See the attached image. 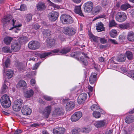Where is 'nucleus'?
<instances>
[{"mask_svg": "<svg viewBox=\"0 0 134 134\" xmlns=\"http://www.w3.org/2000/svg\"><path fill=\"white\" fill-rule=\"evenodd\" d=\"M81 53L84 55L86 58H89L86 55V54H85V53L83 52H75L72 53L71 54L70 56L72 57L75 58L76 59L82 63L84 65L86 66L88 65V63L86 59L84 58L83 57H80L79 59V56Z\"/></svg>", "mask_w": 134, "mask_h": 134, "instance_id": "nucleus-1", "label": "nucleus"}, {"mask_svg": "<svg viewBox=\"0 0 134 134\" xmlns=\"http://www.w3.org/2000/svg\"><path fill=\"white\" fill-rule=\"evenodd\" d=\"M2 106L5 108L9 107L11 104V102L9 96L5 94L1 97L0 100Z\"/></svg>", "mask_w": 134, "mask_h": 134, "instance_id": "nucleus-2", "label": "nucleus"}, {"mask_svg": "<svg viewBox=\"0 0 134 134\" xmlns=\"http://www.w3.org/2000/svg\"><path fill=\"white\" fill-rule=\"evenodd\" d=\"M60 19L62 23L64 24H71L74 21L72 18L68 15H62L60 16Z\"/></svg>", "mask_w": 134, "mask_h": 134, "instance_id": "nucleus-3", "label": "nucleus"}, {"mask_svg": "<svg viewBox=\"0 0 134 134\" xmlns=\"http://www.w3.org/2000/svg\"><path fill=\"white\" fill-rule=\"evenodd\" d=\"M23 104V101L21 99H19L15 100L13 103V109L14 110L16 111H19L21 107L22 104Z\"/></svg>", "mask_w": 134, "mask_h": 134, "instance_id": "nucleus-4", "label": "nucleus"}, {"mask_svg": "<svg viewBox=\"0 0 134 134\" xmlns=\"http://www.w3.org/2000/svg\"><path fill=\"white\" fill-rule=\"evenodd\" d=\"M127 17L126 14L122 12H118L115 15L116 20L119 22H122L125 21Z\"/></svg>", "mask_w": 134, "mask_h": 134, "instance_id": "nucleus-5", "label": "nucleus"}, {"mask_svg": "<svg viewBox=\"0 0 134 134\" xmlns=\"http://www.w3.org/2000/svg\"><path fill=\"white\" fill-rule=\"evenodd\" d=\"M40 43L37 41H30L28 45L29 48L32 50L37 49L40 47Z\"/></svg>", "mask_w": 134, "mask_h": 134, "instance_id": "nucleus-6", "label": "nucleus"}, {"mask_svg": "<svg viewBox=\"0 0 134 134\" xmlns=\"http://www.w3.org/2000/svg\"><path fill=\"white\" fill-rule=\"evenodd\" d=\"M76 30L71 27H67L64 29V33L67 35H74L76 33Z\"/></svg>", "mask_w": 134, "mask_h": 134, "instance_id": "nucleus-7", "label": "nucleus"}, {"mask_svg": "<svg viewBox=\"0 0 134 134\" xmlns=\"http://www.w3.org/2000/svg\"><path fill=\"white\" fill-rule=\"evenodd\" d=\"M84 5V10L85 12L89 13L91 11L93 7V4L92 2L91 1L87 2Z\"/></svg>", "mask_w": 134, "mask_h": 134, "instance_id": "nucleus-8", "label": "nucleus"}, {"mask_svg": "<svg viewBox=\"0 0 134 134\" xmlns=\"http://www.w3.org/2000/svg\"><path fill=\"white\" fill-rule=\"evenodd\" d=\"M59 14L56 12L52 11L49 13L48 15V17L49 20L52 21H55L58 17Z\"/></svg>", "mask_w": 134, "mask_h": 134, "instance_id": "nucleus-9", "label": "nucleus"}, {"mask_svg": "<svg viewBox=\"0 0 134 134\" xmlns=\"http://www.w3.org/2000/svg\"><path fill=\"white\" fill-rule=\"evenodd\" d=\"M82 115V114L81 112L79 111L75 113L72 115L71 119L72 121H76L79 120Z\"/></svg>", "mask_w": 134, "mask_h": 134, "instance_id": "nucleus-10", "label": "nucleus"}, {"mask_svg": "<svg viewBox=\"0 0 134 134\" xmlns=\"http://www.w3.org/2000/svg\"><path fill=\"white\" fill-rule=\"evenodd\" d=\"M87 95L86 93H83L81 94L78 97L77 102L79 104L83 103L86 99Z\"/></svg>", "mask_w": 134, "mask_h": 134, "instance_id": "nucleus-11", "label": "nucleus"}, {"mask_svg": "<svg viewBox=\"0 0 134 134\" xmlns=\"http://www.w3.org/2000/svg\"><path fill=\"white\" fill-rule=\"evenodd\" d=\"M21 112L23 114L25 115H27L30 114L32 112V110L29 108L28 106L25 105L22 107Z\"/></svg>", "mask_w": 134, "mask_h": 134, "instance_id": "nucleus-12", "label": "nucleus"}, {"mask_svg": "<svg viewBox=\"0 0 134 134\" xmlns=\"http://www.w3.org/2000/svg\"><path fill=\"white\" fill-rule=\"evenodd\" d=\"M107 123L105 120L98 121L94 123V125L98 128L106 126Z\"/></svg>", "mask_w": 134, "mask_h": 134, "instance_id": "nucleus-13", "label": "nucleus"}, {"mask_svg": "<svg viewBox=\"0 0 134 134\" xmlns=\"http://www.w3.org/2000/svg\"><path fill=\"white\" fill-rule=\"evenodd\" d=\"M21 44L19 42H14L12 43L11 50L14 52L18 51L20 49Z\"/></svg>", "mask_w": 134, "mask_h": 134, "instance_id": "nucleus-14", "label": "nucleus"}, {"mask_svg": "<svg viewBox=\"0 0 134 134\" xmlns=\"http://www.w3.org/2000/svg\"><path fill=\"white\" fill-rule=\"evenodd\" d=\"M59 52V50L57 49L51 51V52L41 54L40 55V56L41 58H44L46 56L50 54L53 55V54H52L53 53H58V52Z\"/></svg>", "mask_w": 134, "mask_h": 134, "instance_id": "nucleus-15", "label": "nucleus"}, {"mask_svg": "<svg viewBox=\"0 0 134 134\" xmlns=\"http://www.w3.org/2000/svg\"><path fill=\"white\" fill-rule=\"evenodd\" d=\"M51 110V107L49 105L46 107L44 109L45 113L43 114L44 117L45 118H47L50 113Z\"/></svg>", "mask_w": 134, "mask_h": 134, "instance_id": "nucleus-16", "label": "nucleus"}, {"mask_svg": "<svg viewBox=\"0 0 134 134\" xmlns=\"http://www.w3.org/2000/svg\"><path fill=\"white\" fill-rule=\"evenodd\" d=\"M17 86L18 88L23 89L27 87V84L26 82L24 80H21L17 84Z\"/></svg>", "mask_w": 134, "mask_h": 134, "instance_id": "nucleus-17", "label": "nucleus"}, {"mask_svg": "<svg viewBox=\"0 0 134 134\" xmlns=\"http://www.w3.org/2000/svg\"><path fill=\"white\" fill-rule=\"evenodd\" d=\"M37 10L38 11L43 10L46 8L44 3L43 2H39L36 5Z\"/></svg>", "mask_w": 134, "mask_h": 134, "instance_id": "nucleus-18", "label": "nucleus"}, {"mask_svg": "<svg viewBox=\"0 0 134 134\" xmlns=\"http://www.w3.org/2000/svg\"><path fill=\"white\" fill-rule=\"evenodd\" d=\"M34 93L33 90L30 89L26 91L24 94V97L26 98H29L32 97Z\"/></svg>", "mask_w": 134, "mask_h": 134, "instance_id": "nucleus-19", "label": "nucleus"}, {"mask_svg": "<svg viewBox=\"0 0 134 134\" xmlns=\"http://www.w3.org/2000/svg\"><path fill=\"white\" fill-rule=\"evenodd\" d=\"M97 74L94 73L92 74L90 77L89 81L91 84H93L96 81L97 79Z\"/></svg>", "mask_w": 134, "mask_h": 134, "instance_id": "nucleus-20", "label": "nucleus"}, {"mask_svg": "<svg viewBox=\"0 0 134 134\" xmlns=\"http://www.w3.org/2000/svg\"><path fill=\"white\" fill-rule=\"evenodd\" d=\"M75 104L72 101L68 102L66 105V110L69 111L73 109L74 107Z\"/></svg>", "mask_w": 134, "mask_h": 134, "instance_id": "nucleus-21", "label": "nucleus"}, {"mask_svg": "<svg viewBox=\"0 0 134 134\" xmlns=\"http://www.w3.org/2000/svg\"><path fill=\"white\" fill-rule=\"evenodd\" d=\"M65 129L63 128H59L57 129H54L53 133L54 134H63L64 132Z\"/></svg>", "mask_w": 134, "mask_h": 134, "instance_id": "nucleus-22", "label": "nucleus"}, {"mask_svg": "<svg viewBox=\"0 0 134 134\" xmlns=\"http://www.w3.org/2000/svg\"><path fill=\"white\" fill-rule=\"evenodd\" d=\"M75 12L80 16H83L84 15L82 12L81 6H76L74 10Z\"/></svg>", "mask_w": 134, "mask_h": 134, "instance_id": "nucleus-23", "label": "nucleus"}, {"mask_svg": "<svg viewBox=\"0 0 134 134\" xmlns=\"http://www.w3.org/2000/svg\"><path fill=\"white\" fill-rule=\"evenodd\" d=\"M12 21L13 22V25L14 26L10 29L9 30H11L13 29L14 30V31L15 32H18L17 31L20 30L18 28V27H20L22 26V25L20 24L18 25L14 26V23L15 21V20H14V19H12Z\"/></svg>", "mask_w": 134, "mask_h": 134, "instance_id": "nucleus-24", "label": "nucleus"}, {"mask_svg": "<svg viewBox=\"0 0 134 134\" xmlns=\"http://www.w3.org/2000/svg\"><path fill=\"white\" fill-rule=\"evenodd\" d=\"M63 110L62 108H56L53 112V114L57 115H60L63 114Z\"/></svg>", "mask_w": 134, "mask_h": 134, "instance_id": "nucleus-25", "label": "nucleus"}, {"mask_svg": "<svg viewBox=\"0 0 134 134\" xmlns=\"http://www.w3.org/2000/svg\"><path fill=\"white\" fill-rule=\"evenodd\" d=\"M125 122L127 124H130L134 121V118L133 116L130 115L127 116L125 119Z\"/></svg>", "mask_w": 134, "mask_h": 134, "instance_id": "nucleus-26", "label": "nucleus"}, {"mask_svg": "<svg viewBox=\"0 0 134 134\" xmlns=\"http://www.w3.org/2000/svg\"><path fill=\"white\" fill-rule=\"evenodd\" d=\"M127 38L129 41L132 42L134 41V33L132 31L128 32L127 35Z\"/></svg>", "mask_w": 134, "mask_h": 134, "instance_id": "nucleus-27", "label": "nucleus"}, {"mask_svg": "<svg viewBox=\"0 0 134 134\" xmlns=\"http://www.w3.org/2000/svg\"><path fill=\"white\" fill-rule=\"evenodd\" d=\"M125 55L124 54H121L119 55L116 59V60L119 62H123L126 60Z\"/></svg>", "mask_w": 134, "mask_h": 134, "instance_id": "nucleus-28", "label": "nucleus"}, {"mask_svg": "<svg viewBox=\"0 0 134 134\" xmlns=\"http://www.w3.org/2000/svg\"><path fill=\"white\" fill-rule=\"evenodd\" d=\"M96 29L98 32H100L104 30L103 24L101 22L98 23L97 24L96 26Z\"/></svg>", "mask_w": 134, "mask_h": 134, "instance_id": "nucleus-29", "label": "nucleus"}, {"mask_svg": "<svg viewBox=\"0 0 134 134\" xmlns=\"http://www.w3.org/2000/svg\"><path fill=\"white\" fill-rule=\"evenodd\" d=\"M46 42L47 46L50 48L55 44V41L53 39L47 40Z\"/></svg>", "mask_w": 134, "mask_h": 134, "instance_id": "nucleus-30", "label": "nucleus"}, {"mask_svg": "<svg viewBox=\"0 0 134 134\" xmlns=\"http://www.w3.org/2000/svg\"><path fill=\"white\" fill-rule=\"evenodd\" d=\"M13 39V38L12 37L6 36L4 38V42L6 44H10Z\"/></svg>", "mask_w": 134, "mask_h": 134, "instance_id": "nucleus-31", "label": "nucleus"}, {"mask_svg": "<svg viewBox=\"0 0 134 134\" xmlns=\"http://www.w3.org/2000/svg\"><path fill=\"white\" fill-rule=\"evenodd\" d=\"M12 19V16L10 15H8L4 17L2 21L4 24H5L7 22L9 21Z\"/></svg>", "mask_w": 134, "mask_h": 134, "instance_id": "nucleus-32", "label": "nucleus"}, {"mask_svg": "<svg viewBox=\"0 0 134 134\" xmlns=\"http://www.w3.org/2000/svg\"><path fill=\"white\" fill-rule=\"evenodd\" d=\"M14 74L13 71L11 69H7L6 72V75L8 77L9 79L11 78Z\"/></svg>", "mask_w": 134, "mask_h": 134, "instance_id": "nucleus-33", "label": "nucleus"}, {"mask_svg": "<svg viewBox=\"0 0 134 134\" xmlns=\"http://www.w3.org/2000/svg\"><path fill=\"white\" fill-rule=\"evenodd\" d=\"M89 36L91 39V40L95 42H97L98 41V38L99 37L95 36L92 33H90L89 34Z\"/></svg>", "mask_w": 134, "mask_h": 134, "instance_id": "nucleus-34", "label": "nucleus"}, {"mask_svg": "<svg viewBox=\"0 0 134 134\" xmlns=\"http://www.w3.org/2000/svg\"><path fill=\"white\" fill-rule=\"evenodd\" d=\"M59 52L60 53L62 54H66L69 52L70 50V48L69 47L63 48L61 51L59 50Z\"/></svg>", "mask_w": 134, "mask_h": 134, "instance_id": "nucleus-35", "label": "nucleus"}, {"mask_svg": "<svg viewBox=\"0 0 134 134\" xmlns=\"http://www.w3.org/2000/svg\"><path fill=\"white\" fill-rule=\"evenodd\" d=\"M91 108L93 111L100 109V107L98 104H94L91 106Z\"/></svg>", "mask_w": 134, "mask_h": 134, "instance_id": "nucleus-36", "label": "nucleus"}, {"mask_svg": "<svg viewBox=\"0 0 134 134\" xmlns=\"http://www.w3.org/2000/svg\"><path fill=\"white\" fill-rule=\"evenodd\" d=\"M2 51L5 53H12V51L9 47H4L2 48Z\"/></svg>", "mask_w": 134, "mask_h": 134, "instance_id": "nucleus-37", "label": "nucleus"}, {"mask_svg": "<svg viewBox=\"0 0 134 134\" xmlns=\"http://www.w3.org/2000/svg\"><path fill=\"white\" fill-rule=\"evenodd\" d=\"M49 30L47 29L44 30L43 31V33L45 37H47L50 36L51 33Z\"/></svg>", "mask_w": 134, "mask_h": 134, "instance_id": "nucleus-38", "label": "nucleus"}, {"mask_svg": "<svg viewBox=\"0 0 134 134\" xmlns=\"http://www.w3.org/2000/svg\"><path fill=\"white\" fill-rule=\"evenodd\" d=\"M126 54L127 58L129 60H131L133 57L132 53L131 52L127 51L126 52Z\"/></svg>", "mask_w": 134, "mask_h": 134, "instance_id": "nucleus-39", "label": "nucleus"}, {"mask_svg": "<svg viewBox=\"0 0 134 134\" xmlns=\"http://www.w3.org/2000/svg\"><path fill=\"white\" fill-rule=\"evenodd\" d=\"M109 34L111 37L114 38L117 35L116 31L115 30L112 29L110 32Z\"/></svg>", "mask_w": 134, "mask_h": 134, "instance_id": "nucleus-40", "label": "nucleus"}, {"mask_svg": "<svg viewBox=\"0 0 134 134\" xmlns=\"http://www.w3.org/2000/svg\"><path fill=\"white\" fill-rule=\"evenodd\" d=\"M80 131L81 130L80 129L76 128L72 129L71 132V134H78Z\"/></svg>", "mask_w": 134, "mask_h": 134, "instance_id": "nucleus-41", "label": "nucleus"}, {"mask_svg": "<svg viewBox=\"0 0 134 134\" xmlns=\"http://www.w3.org/2000/svg\"><path fill=\"white\" fill-rule=\"evenodd\" d=\"M130 7V5L129 4H124L122 5L121 7V10H126Z\"/></svg>", "mask_w": 134, "mask_h": 134, "instance_id": "nucleus-42", "label": "nucleus"}, {"mask_svg": "<svg viewBox=\"0 0 134 134\" xmlns=\"http://www.w3.org/2000/svg\"><path fill=\"white\" fill-rule=\"evenodd\" d=\"M25 20L27 22H29L32 20V15L31 14H27L25 16Z\"/></svg>", "mask_w": 134, "mask_h": 134, "instance_id": "nucleus-43", "label": "nucleus"}, {"mask_svg": "<svg viewBox=\"0 0 134 134\" xmlns=\"http://www.w3.org/2000/svg\"><path fill=\"white\" fill-rule=\"evenodd\" d=\"M8 87L5 84H4L2 87L1 90V93H5L7 91Z\"/></svg>", "mask_w": 134, "mask_h": 134, "instance_id": "nucleus-44", "label": "nucleus"}, {"mask_svg": "<svg viewBox=\"0 0 134 134\" xmlns=\"http://www.w3.org/2000/svg\"><path fill=\"white\" fill-rule=\"evenodd\" d=\"M119 27L121 28L125 29H127L129 27V24H120L119 25Z\"/></svg>", "mask_w": 134, "mask_h": 134, "instance_id": "nucleus-45", "label": "nucleus"}, {"mask_svg": "<svg viewBox=\"0 0 134 134\" xmlns=\"http://www.w3.org/2000/svg\"><path fill=\"white\" fill-rule=\"evenodd\" d=\"M117 24L115 23V21L114 20H112L109 21V27H112L115 26Z\"/></svg>", "mask_w": 134, "mask_h": 134, "instance_id": "nucleus-46", "label": "nucleus"}, {"mask_svg": "<svg viewBox=\"0 0 134 134\" xmlns=\"http://www.w3.org/2000/svg\"><path fill=\"white\" fill-rule=\"evenodd\" d=\"M48 1L50 3V5L53 7L54 8L58 9L60 8V7L59 5L54 4L49 0H48Z\"/></svg>", "mask_w": 134, "mask_h": 134, "instance_id": "nucleus-47", "label": "nucleus"}, {"mask_svg": "<svg viewBox=\"0 0 134 134\" xmlns=\"http://www.w3.org/2000/svg\"><path fill=\"white\" fill-rule=\"evenodd\" d=\"M93 115L94 117L96 118H99L100 116V114L99 112H93Z\"/></svg>", "mask_w": 134, "mask_h": 134, "instance_id": "nucleus-48", "label": "nucleus"}, {"mask_svg": "<svg viewBox=\"0 0 134 134\" xmlns=\"http://www.w3.org/2000/svg\"><path fill=\"white\" fill-rule=\"evenodd\" d=\"M44 98L47 101H50L53 99L52 97L47 95H44L43 96Z\"/></svg>", "mask_w": 134, "mask_h": 134, "instance_id": "nucleus-49", "label": "nucleus"}, {"mask_svg": "<svg viewBox=\"0 0 134 134\" xmlns=\"http://www.w3.org/2000/svg\"><path fill=\"white\" fill-rule=\"evenodd\" d=\"M26 7L25 5L23 4L21 5L20 6V10L21 11H24L26 10Z\"/></svg>", "mask_w": 134, "mask_h": 134, "instance_id": "nucleus-50", "label": "nucleus"}, {"mask_svg": "<svg viewBox=\"0 0 134 134\" xmlns=\"http://www.w3.org/2000/svg\"><path fill=\"white\" fill-rule=\"evenodd\" d=\"M101 9V7L100 6H98L95 7L94 11L95 13H97L100 11Z\"/></svg>", "mask_w": 134, "mask_h": 134, "instance_id": "nucleus-51", "label": "nucleus"}, {"mask_svg": "<svg viewBox=\"0 0 134 134\" xmlns=\"http://www.w3.org/2000/svg\"><path fill=\"white\" fill-rule=\"evenodd\" d=\"M10 60L8 58L7 59L6 61L5 62V66L6 68L8 67L9 65Z\"/></svg>", "mask_w": 134, "mask_h": 134, "instance_id": "nucleus-52", "label": "nucleus"}, {"mask_svg": "<svg viewBox=\"0 0 134 134\" xmlns=\"http://www.w3.org/2000/svg\"><path fill=\"white\" fill-rule=\"evenodd\" d=\"M21 40L22 41L26 42L28 40V37L26 36H24L21 38Z\"/></svg>", "mask_w": 134, "mask_h": 134, "instance_id": "nucleus-53", "label": "nucleus"}, {"mask_svg": "<svg viewBox=\"0 0 134 134\" xmlns=\"http://www.w3.org/2000/svg\"><path fill=\"white\" fill-rule=\"evenodd\" d=\"M18 69L20 71H23L25 69V66L23 65H21L18 66Z\"/></svg>", "mask_w": 134, "mask_h": 134, "instance_id": "nucleus-54", "label": "nucleus"}, {"mask_svg": "<svg viewBox=\"0 0 134 134\" xmlns=\"http://www.w3.org/2000/svg\"><path fill=\"white\" fill-rule=\"evenodd\" d=\"M128 76L132 78H134V71H132L129 73L128 74Z\"/></svg>", "mask_w": 134, "mask_h": 134, "instance_id": "nucleus-55", "label": "nucleus"}, {"mask_svg": "<svg viewBox=\"0 0 134 134\" xmlns=\"http://www.w3.org/2000/svg\"><path fill=\"white\" fill-rule=\"evenodd\" d=\"M100 42L102 44H104L107 42V40L104 38H101L100 39Z\"/></svg>", "mask_w": 134, "mask_h": 134, "instance_id": "nucleus-56", "label": "nucleus"}, {"mask_svg": "<svg viewBox=\"0 0 134 134\" xmlns=\"http://www.w3.org/2000/svg\"><path fill=\"white\" fill-rule=\"evenodd\" d=\"M40 27V25L38 24H36L34 25L33 26V28L36 30L39 29Z\"/></svg>", "mask_w": 134, "mask_h": 134, "instance_id": "nucleus-57", "label": "nucleus"}, {"mask_svg": "<svg viewBox=\"0 0 134 134\" xmlns=\"http://www.w3.org/2000/svg\"><path fill=\"white\" fill-rule=\"evenodd\" d=\"M81 131L83 132L88 133L90 131V130L88 128H83L82 129Z\"/></svg>", "mask_w": 134, "mask_h": 134, "instance_id": "nucleus-58", "label": "nucleus"}, {"mask_svg": "<svg viewBox=\"0 0 134 134\" xmlns=\"http://www.w3.org/2000/svg\"><path fill=\"white\" fill-rule=\"evenodd\" d=\"M109 41L110 42L114 44H118L117 42L115 40H113L111 39H109Z\"/></svg>", "mask_w": 134, "mask_h": 134, "instance_id": "nucleus-59", "label": "nucleus"}, {"mask_svg": "<svg viewBox=\"0 0 134 134\" xmlns=\"http://www.w3.org/2000/svg\"><path fill=\"white\" fill-rule=\"evenodd\" d=\"M30 82L32 86H34L35 85L36 81L34 79H32L31 80Z\"/></svg>", "mask_w": 134, "mask_h": 134, "instance_id": "nucleus-60", "label": "nucleus"}, {"mask_svg": "<svg viewBox=\"0 0 134 134\" xmlns=\"http://www.w3.org/2000/svg\"><path fill=\"white\" fill-rule=\"evenodd\" d=\"M113 130L111 129L107 130L106 131L105 134H113Z\"/></svg>", "mask_w": 134, "mask_h": 134, "instance_id": "nucleus-61", "label": "nucleus"}, {"mask_svg": "<svg viewBox=\"0 0 134 134\" xmlns=\"http://www.w3.org/2000/svg\"><path fill=\"white\" fill-rule=\"evenodd\" d=\"M115 59V57H112L109 60V62L112 63H116L114 61V60Z\"/></svg>", "mask_w": 134, "mask_h": 134, "instance_id": "nucleus-62", "label": "nucleus"}, {"mask_svg": "<svg viewBox=\"0 0 134 134\" xmlns=\"http://www.w3.org/2000/svg\"><path fill=\"white\" fill-rule=\"evenodd\" d=\"M40 64V63H36L35 64L33 68V69L35 70L37 69Z\"/></svg>", "mask_w": 134, "mask_h": 134, "instance_id": "nucleus-63", "label": "nucleus"}, {"mask_svg": "<svg viewBox=\"0 0 134 134\" xmlns=\"http://www.w3.org/2000/svg\"><path fill=\"white\" fill-rule=\"evenodd\" d=\"M130 13H131L132 16L134 18V9H131L130 10Z\"/></svg>", "mask_w": 134, "mask_h": 134, "instance_id": "nucleus-64", "label": "nucleus"}]
</instances>
